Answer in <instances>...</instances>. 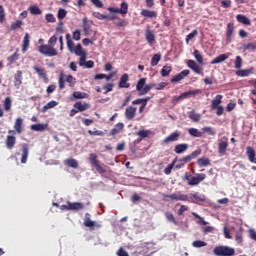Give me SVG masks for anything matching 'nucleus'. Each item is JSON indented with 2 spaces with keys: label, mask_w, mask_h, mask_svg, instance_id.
I'll return each mask as SVG.
<instances>
[{
  "label": "nucleus",
  "mask_w": 256,
  "mask_h": 256,
  "mask_svg": "<svg viewBox=\"0 0 256 256\" xmlns=\"http://www.w3.org/2000/svg\"><path fill=\"white\" fill-rule=\"evenodd\" d=\"M204 59L201 57V52L194 50V60H187V68L190 70L180 71V74H176V76H172L170 82L179 83L182 79L186 78V76L190 75V71L194 72V74L201 75V67L197 65H203Z\"/></svg>",
  "instance_id": "nucleus-1"
},
{
  "label": "nucleus",
  "mask_w": 256,
  "mask_h": 256,
  "mask_svg": "<svg viewBox=\"0 0 256 256\" xmlns=\"http://www.w3.org/2000/svg\"><path fill=\"white\" fill-rule=\"evenodd\" d=\"M56 42H60V50H63V37H49V44L40 45L38 46V54H42V56L45 57H55L57 55V52H55V46Z\"/></svg>",
  "instance_id": "nucleus-2"
},
{
  "label": "nucleus",
  "mask_w": 256,
  "mask_h": 256,
  "mask_svg": "<svg viewBox=\"0 0 256 256\" xmlns=\"http://www.w3.org/2000/svg\"><path fill=\"white\" fill-rule=\"evenodd\" d=\"M168 84L161 82L158 84H146V78H140V80L136 81V92L140 93V96L146 95V93H150V90H162L164 86Z\"/></svg>",
  "instance_id": "nucleus-3"
},
{
  "label": "nucleus",
  "mask_w": 256,
  "mask_h": 256,
  "mask_svg": "<svg viewBox=\"0 0 256 256\" xmlns=\"http://www.w3.org/2000/svg\"><path fill=\"white\" fill-rule=\"evenodd\" d=\"M219 104H222V95H216L212 98V104L209 106L210 110L216 111V116H222V111H233V107H235L233 103H227V108H222Z\"/></svg>",
  "instance_id": "nucleus-4"
},
{
  "label": "nucleus",
  "mask_w": 256,
  "mask_h": 256,
  "mask_svg": "<svg viewBox=\"0 0 256 256\" xmlns=\"http://www.w3.org/2000/svg\"><path fill=\"white\" fill-rule=\"evenodd\" d=\"M71 53H74V56L80 57L78 58V63H74V65L85 67V69H92L93 67L92 60L84 61V59L86 58V53L84 52V50H81V48H78L76 50H71Z\"/></svg>",
  "instance_id": "nucleus-5"
},
{
  "label": "nucleus",
  "mask_w": 256,
  "mask_h": 256,
  "mask_svg": "<svg viewBox=\"0 0 256 256\" xmlns=\"http://www.w3.org/2000/svg\"><path fill=\"white\" fill-rule=\"evenodd\" d=\"M204 174L198 173L194 175H190V173H183V181H187V186L195 187L201 184L204 181Z\"/></svg>",
  "instance_id": "nucleus-6"
},
{
  "label": "nucleus",
  "mask_w": 256,
  "mask_h": 256,
  "mask_svg": "<svg viewBox=\"0 0 256 256\" xmlns=\"http://www.w3.org/2000/svg\"><path fill=\"white\" fill-rule=\"evenodd\" d=\"M153 250V243L143 242L140 246H136V251L132 252V256H146Z\"/></svg>",
  "instance_id": "nucleus-7"
},
{
  "label": "nucleus",
  "mask_w": 256,
  "mask_h": 256,
  "mask_svg": "<svg viewBox=\"0 0 256 256\" xmlns=\"http://www.w3.org/2000/svg\"><path fill=\"white\" fill-rule=\"evenodd\" d=\"M72 40L79 41L83 39H81V34L79 33L67 34V50L74 51L77 50V48H81V44L73 45Z\"/></svg>",
  "instance_id": "nucleus-8"
},
{
  "label": "nucleus",
  "mask_w": 256,
  "mask_h": 256,
  "mask_svg": "<svg viewBox=\"0 0 256 256\" xmlns=\"http://www.w3.org/2000/svg\"><path fill=\"white\" fill-rule=\"evenodd\" d=\"M212 255L233 256V248L228 246H216V248H212Z\"/></svg>",
  "instance_id": "nucleus-9"
},
{
  "label": "nucleus",
  "mask_w": 256,
  "mask_h": 256,
  "mask_svg": "<svg viewBox=\"0 0 256 256\" xmlns=\"http://www.w3.org/2000/svg\"><path fill=\"white\" fill-rule=\"evenodd\" d=\"M58 84H60V86H58L60 87V90H63L64 87L73 88V84H75V79H73V76L60 74Z\"/></svg>",
  "instance_id": "nucleus-10"
},
{
  "label": "nucleus",
  "mask_w": 256,
  "mask_h": 256,
  "mask_svg": "<svg viewBox=\"0 0 256 256\" xmlns=\"http://www.w3.org/2000/svg\"><path fill=\"white\" fill-rule=\"evenodd\" d=\"M62 211H81L84 209V204L81 202H67V205L56 206Z\"/></svg>",
  "instance_id": "nucleus-11"
},
{
  "label": "nucleus",
  "mask_w": 256,
  "mask_h": 256,
  "mask_svg": "<svg viewBox=\"0 0 256 256\" xmlns=\"http://www.w3.org/2000/svg\"><path fill=\"white\" fill-rule=\"evenodd\" d=\"M197 95H201V90H190L187 92H183L180 94V96L172 97V103L179 102L182 99L190 98Z\"/></svg>",
  "instance_id": "nucleus-12"
},
{
  "label": "nucleus",
  "mask_w": 256,
  "mask_h": 256,
  "mask_svg": "<svg viewBox=\"0 0 256 256\" xmlns=\"http://www.w3.org/2000/svg\"><path fill=\"white\" fill-rule=\"evenodd\" d=\"M89 164L92 165V168H96V173H106V169L103 168V165L99 164V160L95 159V154H89Z\"/></svg>",
  "instance_id": "nucleus-13"
},
{
  "label": "nucleus",
  "mask_w": 256,
  "mask_h": 256,
  "mask_svg": "<svg viewBox=\"0 0 256 256\" xmlns=\"http://www.w3.org/2000/svg\"><path fill=\"white\" fill-rule=\"evenodd\" d=\"M12 110V99L5 97V100L0 102V117H5V112Z\"/></svg>",
  "instance_id": "nucleus-14"
},
{
  "label": "nucleus",
  "mask_w": 256,
  "mask_h": 256,
  "mask_svg": "<svg viewBox=\"0 0 256 256\" xmlns=\"http://www.w3.org/2000/svg\"><path fill=\"white\" fill-rule=\"evenodd\" d=\"M228 142L233 143L235 140L233 138H226V137H221L220 138V145H218V153H220V156L226 155V147H228Z\"/></svg>",
  "instance_id": "nucleus-15"
},
{
  "label": "nucleus",
  "mask_w": 256,
  "mask_h": 256,
  "mask_svg": "<svg viewBox=\"0 0 256 256\" xmlns=\"http://www.w3.org/2000/svg\"><path fill=\"white\" fill-rule=\"evenodd\" d=\"M108 11L110 13H119L120 15H125L129 12V4L127 2H122L120 8L117 7H109Z\"/></svg>",
  "instance_id": "nucleus-16"
},
{
  "label": "nucleus",
  "mask_w": 256,
  "mask_h": 256,
  "mask_svg": "<svg viewBox=\"0 0 256 256\" xmlns=\"http://www.w3.org/2000/svg\"><path fill=\"white\" fill-rule=\"evenodd\" d=\"M14 130H9V135H15L23 133V118H16V122L13 124Z\"/></svg>",
  "instance_id": "nucleus-17"
},
{
  "label": "nucleus",
  "mask_w": 256,
  "mask_h": 256,
  "mask_svg": "<svg viewBox=\"0 0 256 256\" xmlns=\"http://www.w3.org/2000/svg\"><path fill=\"white\" fill-rule=\"evenodd\" d=\"M146 102H150V97L132 100V105H140V108H136V112L142 114V111L146 109Z\"/></svg>",
  "instance_id": "nucleus-18"
},
{
  "label": "nucleus",
  "mask_w": 256,
  "mask_h": 256,
  "mask_svg": "<svg viewBox=\"0 0 256 256\" xmlns=\"http://www.w3.org/2000/svg\"><path fill=\"white\" fill-rule=\"evenodd\" d=\"M163 197H165V199H169L170 201H182V202H186V199L190 198V196L179 194V193L163 195Z\"/></svg>",
  "instance_id": "nucleus-19"
},
{
  "label": "nucleus",
  "mask_w": 256,
  "mask_h": 256,
  "mask_svg": "<svg viewBox=\"0 0 256 256\" xmlns=\"http://www.w3.org/2000/svg\"><path fill=\"white\" fill-rule=\"evenodd\" d=\"M30 153V147L26 144L20 145V164H26V157Z\"/></svg>",
  "instance_id": "nucleus-20"
},
{
  "label": "nucleus",
  "mask_w": 256,
  "mask_h": 256,
  "mask_svg": "<svg viewBox=\"0 0 256 256\" xmlns=\"http://www.w3.org/2000/svg\"><path fill=\"white\" fill-rule=\"evenodd\" d=\"M19 85H23V71H16L13 75V87L19 89Z\"/></svg>",
  "instance_id": "nucleus-21"
},
{
  "label": "nucleus",
  "mask_w": 256,
  "mask_h": 256,
  "mask_svg": "<svg viewBox=\"0 0 256 256\" xmlns=\"http://www.w3.org/2000/svg\"><path fill=\"white\" fill-rule=\"evenodd\" d=\"M248 85H252V90H248V94H250V100H252V104H256V79L248 80Z\"/></svg>",
  "instance_id": "nucleus-22"
},
{
  "label": "nucleus",
  "mask_w": 256,
  "mask_h": 256,
  "mask_svg": "<svg viewBox=\"0 0 256 256\" xmlns=\"http://www.w3.org/2000/svg\"><path fill=\"white\" fill-rule=\"evenodd\" d=\"M255 73V68H248V69H239L238 71L234 72V75L244 78L251 76V74Z\"/></svg>",
  "instance_id": "nucleus-23"
},
{
  "label": "nucleus",
  "mask_w": 256,
  "mask_h": 256,
  "mask_svg": "<svg viewBox=\"0 0 256 256\" xmlns=\"http://www.w3.org/2000/svg\"><path fill=\"white\" fill-rule=\"evenodd\" d=\"M199 155H201V149L194 150V152H190V155H187V156L181 158L180 162L183 164H186V163L190 162V160L197 158V156H199Z\"/></svg>",
  "instance_id": "nucleus-24"
},
{
  "label": "nucleus",
  "mask_w": 256,
  "mask_h": 256,
  "mask_svg": "<svg viewBox=\"0 0 256 256\" xmlns=\"http://www.w3.org/2000/svg\"><path fill=\"white\" fill-rule=\"evenodd\" d=\"M245 156L248 157V163L256 164L254 149H251V147H245Z\"/></svg>",
  "instance_id": "nucleus-25"
},
{
  "label": "nucleus",
  "mask_w": 256,
  "mask_h": 256,
  "mask_svg": "<svg viewBox=\"0 0 256 256\" xmlns=\"http://www.w3.org/2000/svg\"><path fill=\"white\" fill-rule=\"evenodd\" d=\"M128 74H122V78L118 79V89H128Z\"/></svg>",
  "instance_id": "nucleus-26"
},
{
  "label": "nucleus",
  "mask_w": 256,
  "mask_h": 256,
  "mask_svg": "<svg viewBox=\"0 0 256 256\" xmlns=\"http://www.w3.org/2000/svg\"><path fill=\"white\" fill-rule=\"evenodd\" d=\"M135 113H139V111H135V107L129 106L125 108V120L132 121L135 118Z\"/></svg>",
  "instance_id": "nucleus-27"
},
{
  "label": "nucleus",
  "mask_w": 256,
  "mask_h": 256,
  "mask_svg": "<svg viewBox=\"0 0 256 256\" xmlns=\"http://www.w3.org/2000/svg\"><path fill=\"white\" fill-rule=\"evenodd\" d=\"M140 15L146 19H157V12L153 10L142 9Z\"/></svg>",
  "instance_id": "nucleus-28"
},
{
  "label": "nucleus",
  "mask_w": 256,
  "mask_h": 256,
  "mask_svg": "<svg viewBox=\"0 0 256 256\" xmlns=\"http://www.w3.org/2000/svg\"><path fill=\"white\" fill-rule=\"evenodd\" d=\"M187 202L194 203V204L202 203L204 202V196L197 195V193H192L190 194V197L187 198Z\"/></svg>",
  "instance_id": "nucleus-29"
},
{
  "label": "nucleus",
  "mask_w": 256,
  "mask_h": 256,
  "mask_svg": "<svg viewBox=\"0 0 256 256\" xmlns=\"http://www.w3.org/2000/svg\"><path fill=\"white\" fill-rule=\"evenodd\" d=\"M90 108V105L88 103L84 102H74V109H71V111H86Z\"/></svg>",
  "instance_id": "nucleus-30"
},
{
  "label": "nucleus",
  "mask_w": 256,
  "mask_h": 256,
  "mask_svg": "<svg viewBox=\"0 0 256 256\" xmlns=\"http://www.w3.org/2000/svg\"><path fill=\"white\" fill-rule=\"evenodd\" d=\"M175 141H179V131L172 132V134H169V136L165 137V140H163V143L168 144Z\"/></svg>",
  "instance_id": "nucleus-31"
},
{
  "label": "nucleus",
  "mask_w": 256,
  "mask_h": 256,
  "mask_svg": "<svg viewBox=\"0 0 256 256\" xmlns=\"http://www.w3.org/2000/svg\"><path fill=\"white\" fill-rule=\"evenodd\" d=\"M92 215H89V214H85V222H83V225H85V227H89V228H92V227H96V228H99L101 227L99 224H95V222L92 221Z\"/></svg>",
  "instance_id": "nucleus-32"
},
{
  "label": "nucleus",
  "mask_w": 256,
  "mask_h": 256,
  "mask_svg": "<svg viewBox=\"0 0 256 256\" xmlns=\"http://www.w3.org/2000/svg\"><path fill=\"white\" fill-rule=\"evenodd\" d=\"M15 147V137L5 136V149L12 150Z\"/></svg>",
  "instance_id": "nucleus-33"
},
{
  "label": "nucleus",
  "mask_w": 256,
  "mask_h": 256,
  "mask_svg": "<svg viewBox=\"0 0 256 256\" xmlns=\"http://www.w3.org/2000/svg\"><path fill=\"white\" fill-rule=\"evenodd\" d=\"M124 129L123 123L114 124V128L111 129V133H109V136H115L117 134H121V130Z\"/></svg>",
  "instance_id": "nucleus-34"
},
{
  "label": "nucleus",
  "mask_w": 256,
  "mask_h": 256,
  "mask_svg": "<svg viewBox=\"0 0 256 256\" xmlns=\"http://www.w3.org/2000/svg\"><path fill=\"white\" fill-rule=\"evenodd\" d=\"M230 58V56L226 54H220V56H216V58L212 59V62H209V64L216 65L221 64L222 62L226 61V59Z\"/></svg>",
  "instance_id": "nucleus-35"
},
{
  "label": "nucleus",
  "mask_w": 256,
  "mask_h": 256,
  "mask_svg": "<svg viewBox=\"0 0 256 256\" xmlns=\"http://www.w3.org/2000/svg\"><path fill=\"white\" fill-rule=\"evenodd\" d=\"M187 134H189L190 137L201 138V136L206 134V133L201 132V131H197L196 128H190V129H187Z\"/></svg>",
  "instance_id": "nucleus-36"
},
{
  "label": "nucleus",
  "mask_w": 256,
  "mask_h": 256,
  "mask_svg": "<svg viewBox=\"0 0 256 256\" xmlns=\"http://www.w3.org/2000/svg\"><path fill=\"white\" fill-rule=\"evenodd\" d=\"M237 22L242 23V25H251V20L243 14H238L236 16Z\"/></svg>",
  "instance_id": "nucleus-37"
},
{
  "label": "nucleus",
  "mask_w": 256,
  "mask_h": 256,
  "mask_svg": "<svg viewBox=\"0 0 256 256\" xmlns=\"http://www.w3.org/2000/svg\"><path fill=\"white\" fill-rule=\"evenodd\" d=\"M113 78V73L111 74H96L92 76V79L94 80H107L110 81V79Z\"/></svg>",
  "instance_id": "nucleus-38"
},
{
  "label": "nucleus",
  "mask_w": 256,
  "mask_h": 256,
  "mask_svg": "<svg viewBox=\"0 0 256 256\" xmlns=\"http://www.w3.org/2000/svg\"><path fill=\"white\" fill-rule=\"evenodd\" d=\"M186 148H188V145L186 144H176V147L172 149V152L176 154H182L183 152H186Z\"/></svg>",
  "instance_id": "nucleus-39"
},
{
  "label": "nucleus",
  "mask_w": 256,
  "mask_h": 256,
  "mask_svg": "<svg viewBox=\"0 0 256 256\" xmlns=\"http://www.w3.org/2000/svg\"><path fill=\"white\" fill-rule=\"evenodd\" d=\"M187 118H189L190 121L197 123L198 121H201V114H197L196 112L190 111L189 115H187Z\"/></svg>",
  "instance_id": "nucleus-40"
},
{
  "label": "nucleus",
  "mask_w": 256,
  "mask_h": 256,
  "mask_svg": "<svg viewBox=\"0 0 256 256\" xmlns=\"http://www.w3.org/2000/svg\"><path fill=\"white\" fill-rule=\"evenodd\" d=\"M158 62H161V54H154V56L150 57V67L157 66Z\"/></svg>",
  "instance_id": "nucleus-41"
},
{
  "label": "nucleus",
  "mask_w": 256,
  "mask_h": 256,
  "mask_svg": "<svg viewBox=\"0 0 256 256\" xmlns=\"http://www.w3.org/2000/svg\"><path fill=\"white\" fill-rule=\"evenodd\" d=\"M29 11L31 15H41V13H43V10H41L39 6H35V5L30 6Z\"/></svg>",
  "instance_id": "nucleus-42"
},
{
  "label": "nucleus",
  "mask_w": 256,
  "mask_h": 256,
  "mask_svg": "<svg viewBox=\"0 0 256 256\" xmlns=\"http://www.w3.org/2000/svg\"><path fill=\"white\" fill-rule=\"evenodd\" d=\"M94 16L96 17V19H100L101 21H111L113 19L111 15H105L101 13H95Z\"/></svg>",
  "instance_id": "nucleus-43"
},
{
  "label": "nucleus",
  "mask_w": 256,
  "mask_h": 256,
  "mask_svg": "<svg viewBox=\"0 0 256 256\" xmlns=\"http://www.w3.org/2000/svg\"><path fill=\"white\" fill-rule=\"evenodd\" d=\"M63 165H67V167L77 169V160L67 159V160L63 161Z\"/></svg>",
  "instance_id": "nucleus-44"
},
{
  "label": "nucleus",
  "mask_w": 256,
  "mask_h": 256,
  "mask_svg": "<svg viewBox=\"0 0 256 256\" xmlns=\"http://www.w3.org/2000/svg\"><path fill=\"white\" fill-rule=\"evenodd\" d=\"M100 90H103V95H106V93H110L111 91H113V83L103 84V87L100 88Z\"/></svg>",
  "instance_id": "nucleus-45"
},
{
  "label": "nucleus",
  "mask_w": 256,
  "mask_h": 256,
  "mask_svg": "<svg viewBox=\"0 0 256 256\" xmlns=\"http://www.w3.org/2000/svg\"><path fill=\"white\" fill-rule=\"evenodd\" d=\"M198 132L209 134V136H215V129L211 127L201 128V130H198Z\"/></svg>",
  "instance_id": "nucleus-46"
},
{
  "label": "nucleus",
  "mask_w": 256,
  "mask_h": 256,
  "mask_svg": "<svg viewBox=\"0 0 256 256\" xmlns=\"http://www.w3.org/2000/svg\"><path fill=\"white\" fill-rule=\"evenodd\" d=\"M208 165H210L208 158H198V167H208Z\"/></svg>",
  "instance_id": "nucleus-47"
},
{
  "label": "nucleus",
  "mask_w": 256,
  "mask_h": 256,
  "mask_svg": "<svg viewBox=\"0 0 256 256\" xmlns=\"http://www.w3.org/2000/svg\"><path fill=\"white\" fill-rule=\"evenodd\" d=\"M44 128H46V125H44V124H32L31 125V131L41 132V131H44Z\"/></svg>",
  "instance_id": "nucleus-48"
},
{
  "label": "nucleus",
  "mask_w": 256,
  "mask_h": 256,
  "mask_svg": "<svg viewBox=\"0 0 256 256\" xmlns=\"http://www.w3.org/2000/svg\"><path fill=\"white\" fill-rule=\"evenodd\" d=\"M83 29L84 33H89L91 31V22L87 18L83 19Z\"/></svg>",
  "instance_id": "nucleus-49"
},
{
  "label": "nucleus",
  "mask_w": 256,
  "mask_h": 256,
  "mask_svg": "<svg viewBox=\"0 0 256 256\" xmlns=\"http://www.w3.org/2000/svg\"><path fill=\"white\" fill-rule=\"evenodd\" d=\"M30 47V36L24 35V48L18 50V52L22 51L26 53V48Z\"/></svg>",
  "instance_id": "nucleus-50"
},
{
  "label": "nucleus",
  "mask_w": 256,
  "mask_h": 256,
  "mask_svg": "<svg viewBox=\"0 0 256 256\" xmlns=\"http://www.w3.org/2000/svg\"><path fill=\"white\" fill-rule=\"evenodd\" d=\"M190 246H192L194 248H202L204 246H208V244L204 243V241L197 240V241L190 243Z\"/></svg>",
  "instance_id": "nucleus-51"
},
{
  "label": "nucleus",
  "mask_w": 256,
  "mask_h": 256,
  "mask_svg": "<svg viewBox=\"0 0 256 256\" xmlns=\"http://www.w3.org/2000/svg\"><path fill=\"white\" fill-rule=\"evenodd\" d=\"M55 105H57L55 101H49V103H45V106H42V113H44L45 111H48V109L54 108Z\"/></svg>",
  "instance_id": "nucleus-52"
},
{
  "label": "nucleus",
  "mask_w": 256,
  "mask_h": 256,
  "mask_svg": "<svg viewBox=\"0 0 256 256\" xmlns=\"http://www.w3.org/2000/svg\"><path fill=\"white\" fill-rule=\"evenodd\" d=\"M165 220L172 223V225H179V222H175V217L171 216V213L165 212Z\"/></svg>",
  "instance_id": "nucleus-53"
},
{
  "label": "nucleus",
  "mask_w": 256,
  "mask_h": 256,
  "mask_svg": "<svg viewBox=\"0 0 256 256\" xmlns=\"http://www.w3.org/2000/svg\"><path fill=\"white\" fill-rule=\"evenodd\" d=\"M169 73H171V67L170 66L161 67V77H168Z\"/></svg>",
  "instance_id": "nucleus-54"
},
{
  "label": "nucleus",
  "mask_w": 256,
  "mask_h": 256,
  "mask_svg": "<svg viewBox=\"0 0 256 256\" xmlns=\"http://www.w3.org/2000/svg\"><path fill=\"white\" fill-rule=\"evenodd\" d=\"M23 25V20H17L11 24L12 31H15L16 29H21Z\"/></svg>",
  "instance_id": "nucleus-55"
},
{
  "label": "nucleus",
  "mask_w": 256,
  "mask_h": 256,
  "mask_svg": "<svg viewBox=\"0 0 256 256\" xmlns=\"http://www.w3.org/2000/svg\"><path fill=\"white\" fill-rule=\"evenodd\" d=\"M71 97H74V99H84L88 97V94H84V92H74L71 94Z\"/></svg>",
  "instance_id": "nucleus-56"
},
{
  "label": "nucleus",
  "mask_w": 256,
  "mask_h": 256,
  "mask_svg": "<svg viewBox=\"0 0 256 256\" xmlns=\"http://www.w3.org/2000/svg\"><path fill=\"white\" fill-rule=\"evenodd\" d=\"M65 17H67V10L60 8L58 10L57 18L61 21V20L65 19Z\"/></svg>",
  "instance_id": "nucleus-57"
},
{
  "label": "nucleus",
  "mask_w": 256,
  "mask_h": 256,
  "mask_svg": "<svg viewBox=\"0 0 256 256\" xmlns=\"http://www.w3.org/2000/svg\"><path fill=\"white\" fill-rule=\"evenodd\" d=\"M190 215L194 216V218L198 219V225L204 226L208 225V222L204 221V218H201V216L197 215V213H190Z\"/></svg>",
  "instance_id": "nucleus-58"
},
{
  "label": "nucleus",
  "mask_w": 256,
  "mask_h": 256,
  "mask_svg": "<svg viewBox=\"0 0 256 256\" xmlns=\"http://www.w3.org/2000/svg\"><path fill=\"white\" fill-rule=\"evenodd\" d=\"M136 136H140V138H146L150 136V130H140L136 132Z\"/></svg>",
  "instance_id": "nucleus-59"
},
{
  "label": "nucleus",
  "mask_w": 256,
  "mask_h": 256,
  "mask_svg": "<svg viewBox=\"0 0 256 256\" xmlns=\"http://www.w3.org/2000/svg\"><path fill=\"white\" fill-rule=\"evenodd\" d=\"M241 48H243L247 51H252V50L256 49V43H248V44L241 46Z\"/></svg>",
  "instance_id": "nucleus-60"
},
{
  "label": "nucleus",
  "mask_w": 256,
  "mask_h": 256,
  "mask_svg": "<svg viewBox=\"0 0 256 256\" xmlns=\"http://www.w3.org/2000/svg\"><path fill=\"white\" fill-rule=\"evenodd\" d=\"M15 60H19V53H13V55L7 58V61H9V64L15 63Z\"/></svg>",
  "instance_id": "nucleus-61"
},
{
  "label": "nucleus",
  "mask_w": 256,
  "mask_h": 256,
  "mask_svg": "<svg viewBox=\"0 0 256 256\" xmlns=\"http://www.w3.org/2000/svg\"><path fill=\"white\" fill-rule=\"evenodd\" d=\"M5 8L0 5V23H5Z\"/></svg>",
  "instance_id": "nucleus-62"
},
{
  "label": "nucleus",
  "mask_w": 256,
  "mask_h": 256,
  "mask_svg": "<svg viewBox=\"0 0 256 256\" xmlns=\"http://www.w3.org/2000/svg\"><path fill=\"white\" fill-rule=\"evenodd\" d=\"M34 73L38 74V77L44 79V69L34 66Z\"/></svg>",
  "instance_id": "nucleus-63"
},
{
  "label": "nucleus",
  "mask_w": 256,
  "mask_h": 256,
  "mask_svg": "<svg viewBox=\"0 0 256 256\" xmlns=\"http://www.w3.org/2000/svg\"><path fill=\"white\" fill-rule=\"evenodd\" d=\"M240 56L234 57V69H240Z\"/></svg>",
  "instance_id": "nucleus-64"
}]
</instances>
